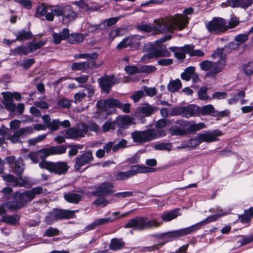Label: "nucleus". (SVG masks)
<instances>
[{
	"mask_svg": "<svg viewBox=\"0 0 253 253\" xmlns=\"http://www.w3.org/2000/svg\"><path fill=\"white\" fill-rule=\"evenodd\" d=\"M198 230H199V228L196 223L188 227L175 231V237L183 236L195 232Z\"/></svg>",
	"mask_w": 253,
	"mask_h": 253,
	"instance_id": "nucleus-22",
	"label": "nucleus"
},
{
	"mask_svg": "<svg viewBox=\"0 0 253 253\" xmlns=\"http://www.w3.org/2000/svg\"><path fill=\"white\" fill-rule=\"evenodd\" d=\"M87 131V126L84 124H82L79 126L78 129L73 127L67 129L66 130V138H77L84 137Z\"/></svg>",
	"mask_w": 253,
	"mask_h": 253,
	"instance_id": "nucleus-10",
	"label": "nucleus"
},
{
	"mask_svg": "<svg viewBox=\"0 0 253 253\" xmlns=\"http://www.w3.org/2000/svg\"><path fill=\"white\" fill-rule=\"evenodd\" d=\"M92 152L91 150H88L77 157L75 160L74 169L76 170H79L83 166L88 164L93 160Z\"/></svg>",
	"mask_w": 253,
	"mask_h": 253,
	"instance_id": "nucleus-9",
	"label": "nucleus"
},
{
	"mask_svg": "<svg viewBox=\"0 0 253 253\" xmlns=\"http://www.w3.org/2000/svg\"><path fill=\"white\" fill-rule=\"evenodd\" d=\"M160 131L155 129H147L144 130H135L131 133L134 142L138 144L148 142L160 136Z\"/></svg>",
	"mask_w": 253,
	"mask_h": 253,
	"instance_id": "nucleus-2",
	"label": "nucleus"
},
{
	"mask_svg": "<svg viewBox=\"0 0 253 253\" xmlns=\"http://www.w3.org/2000/svg\"><path fill=\"white\" fill-rule=\"evenodd\" d=\"M44 42L41 41L37 42H30L29 44V48L30 52L39 49L45 44Z\"/></svg>",
	"mask_w": 253,
	"mask_h": 253,
	"instance_id": "nucleus-49",
	"label": "nucleus"
},
{
	"mask_svg": "<svg viewBox=\"0 0 253 253\" xmlns=\"http://www.w3.org/2000/svg\"><path fill=\"white\" fill-rule=\"evenodd\" d=\"M116 122L118 126H129L135 124V119L128 116H119L117 118Z\"/></svg>",
	"mask_w": 253,
	"mask_h": 253,
	"instance_id": "nucleus-26",
	"label": "nucleus"
},
{
	"mask_svg": "<svg viewBox=\"0 0 253 253\" xmlns=\"http://www.w3.org/2000/svg\"><path fill=\"white\" fill-rule=\"evenodd\" d=\"M157 110V107H153L148 104H146L138 108L137 113H141L144 116L148 117Z\"/></svg>",
	"mask_w": 253,
	"mask_h": 253,
	"instance_id": "nucleus-25",
	"label": "nucleus"
},
{
	"mask_svg": "<svg viewBox=\"0 0 253 253\" xmlns=\"http://www.w3.org/2000/svg\"><path fill=\"white\" fill-rule=\"evenodd\" d=\"M118 18L117 17L110 18L106 20L105 21H104L103 23H101V24L98 25H95V28L96 29H98L99 28V26H101L102 25L105 26V24L107 25V26L109 27L115 24L118 21Z\"/></svg>",
	"mask_w": 253,
	"mask_h": 253,
	"instance_id": "nucleus-54",
	"label": "nucleus"
},
{
	"mask_svg": "<svg viewBox=\"0 0 253 253\" xmlns=\"http://www.w3.org/2000/svg\"><path fill=\"white\" fill-rule=\"evenodd\" d=\"M187 132V121H177L175 125V135H184Z\"/></svg>",
	"mask_w": 253,
	"mask_h": 253,
	"instance_id": "nucleus-21",
	"label": "nucleus"
},
{
	"mask_svg": "<svg viewBox=\"0 0 253 253\" xmlns=\"http://www.w3.org/2000/svg\"><path fill=\"white\" fill-rule=\"evenodd\" d=\"M199 67L201 70L206 72V77L214 79L224 69L225 63L223 60L219 62H212L206 60L199 63Z\"/></svg>",
	"mask_w": 253,
	"mask_h": 253,
	"instance_id": "nucleus-1",
	"label": "nucleus"
},
{
	"mask_svg": "<svg viewBox=\"0 0 253 253\" xmlns=\"http://www.w3.org/2000/svg\"><path fill=\"white\" fill-rule=\"evenodd\" d=\"M155 171L153 168L139 165L133 166L131 170L129 171L131 176L134 175L138 173L152 172Z\"/></svg>",
	"mask_w": 253,
	"mask_h": 253,
	"instance_id": "nucleus-23",
	"label": "nucleus"
},
{
	"mask_svg": "<svg viewBox=\"0 0 253 253\" xmlns=\"http://www.w3.org/2000/svg\"><path fill=\"white\" fill-rule=\"evenodd\" d=\"M172 144L168 143H160L157 144L155 146V148L156 150H170L172 149Z\"/></svg>",
	"mask_w": 253,
	"mask_h": 253,
	"instance_id": "nucleus-60",
	"label": "nucleus"
},
{
	"mask_svg": "<svg viewBox=\"0 0 253 253\" xmlns=\"http://www.w3.org/2000/svg\"><path fill=\"white\" fill-rule=\"evenodd\" d=\"M218 213L210 216L206 218L204 220L197 223L196 224L198 226L199 229H200L203 225L207 224L209 222H213L217 220L219 218L222 217L223 216L226 215L228 214L229 212L226 211H224L222 210H218Z\"/></svg>",
	"mask_w": 253,
	"mask_h": 253,
	"instance_id": "nucleus-15",
	"label": "nucleus"
},
{
	"mask_svg": "<svg viewBox=\"0 0 253 253\" xmlns=\"http://www.w3.org/2000/svg\"><path fill=\"white\" fill-rule=\"evenodd\" d=\"M253 217V208H251L248 210L245 211L244 213L242 214L240 218L242 223L249 222Z\"/></svg>",
	"mask_w": 253,
	"mask_h": 253,
	"instance_id": "nucleus-37",
	"label": "nucleus"
},
{
	"mask_svg": "<svg viewBox=\"0 0 253 253\" xmlns=\"http://www.w3.org/2000/svg\"><path fill=\"white\" fill-rule=\"evenodd\" d=\"M19 220V217L17 215L14 216L11 215H5L2 216L0 219V222H4L10 225H15Z\"/></svg>",
	"mask_w": 253,
	"mask_h": 253,
	"instance_id": "nucleus-36",
	"label": "nucleus"
},
{
	"mask_svg": "<svg viewBox=\"0 0 253 253\" xmlns=\"http://www.w3.org/2000/svg\"><path fill=\"white\" fill-rule=\"evenodd\" d=\"M160 223L155 220L147 221V218L143 217H137L131 219L125 225V228H133L136 230H142L152 226H158Z\"/></svg>",
	"mask_w": 253,
	"mask_h": 253,
	"instance_id": "nucleus-4",
	"label": "nucleus"
},
{
	"mask_svg": "<svg viewBox=\"0 0 253 253\" xmlns=\"http://www.w3.org/2000/svg\"><path fill=\"white\" fill-rule=\"evenodd\" d=\"M32 34L30 31H22L18 33L15 40L24 41L32 39Z\"/></svg>",
	"mask_w": 253,
	"mask_h": 253,
	"instance_id": "nucleus-38",
	"label": "nucleus"
},
{
	"mask_svg": "<svg viewBox=\"0 0 253 253\" xmlns=\"http://www.w3.org/2000/svg\"><path fill=\"white\" fill-rule=\"evenodd\" d=\"M201 143L200 139L199 138V135L197 137L192 138L188 140L186 145L187 147L194 148L199 145Z\"/></svg>",
	"mask_w": 253,
	"mask_h": 253,
	"instance_id": "nucleus-56",
	"label": "nucleus"
},
{
	"mask_svg": "<svg viewBox=\"0 0 253 253\" xmlns=\"http://www.w3.org/2000/svg\"><path fill=\"white\" fill-rule=\"evenodd\" d=\"M111 129H115V122H107L102 126V130L104 132L109 131Z\"/></svg>",
	"mask_w": 253,
	"mask_h": 253,
	"instance_id": "nucleus-63",
	"label": "nucleus"
},
{
	"mask_svg": "<svg viewBox=\"0 0 253 253\" xmlns=\"http://www.w3.org/2000/svg\"><path fill=\"white\" fill-rule=\"evenodd\" d=\"M84 36L80 33L69 34V36H68L67 38L68 42L72 44L81 43L84 41Z\"/></svg>",
	"mask_w": 253,
	"mask_h": 253,
	"instance_id": "nucleus-30",
	"label": "nucleus"
},
{
	"mask_svg": "<svg viewBox=\"0 0 253 253\" xmlns=\"http://www.w3.org/2000/svg\"><path fill=\"white\" fill-rule=\"evenodd\" d=\"M43 149H42L36 152H30L28 155V157L33 163L37 164L39 162V158L42 159V161L45 160V158H46V156H45L44 154H43Z\"/></svg>",
	"mask_w": 253,
	"mask_h": 253,
	"instance_id": "nucleus-28",
	"label": "nucleus"
},
{
	"mask_svg": "<svg viewBox=\"0 0 253 253\" xmlns=\"http://www.w3.org/2000/svg\"><path fill=\"white\" fill-rule=\"evenodd\" d=\"M76 211H78L54 209L47 216L46 220L48 224H51L55 220L70 218L74 217V214Z\"/></svg>",
	"mask_w": 253,
	"mask_h": 253,
	"instance_id": "nucleus-6",
	"label": "nucleus"
},
{
	"mask_svg": "<svg viewBox=\"0 0 253 253\" xmlns=\"http://www.w3.org/2000/svg\"><path fill=\"white\" fill-rule=\"evenodd\" d=\"M68 10H70V6H66L62 8H57L52 10V13H54L56 16H61L63 14L65 15L66 13L68 11Z\"/></svg>",
	"mask_w": 253,
	"mask_h": 253,
	"instance_id": "nucleus-55",
	"label": "nucleus"
},
{
	"mask_svg": "<svg viewBox=\"0 0 253 253\" xmlns=\"http://www.w3.org/2000/svg\"><path fill=\"white\" fill-rule=\"evenodd\" d=\"M134 40V38H126L117 45V48L118 50H121L128 46L137 47L139 46V44L137 42L134 44L133 43Z\"/></svg>",
	"mask_w": 253,
	"mask_h": 253,
	"instance_id": "nucleus-24",
	"label": "nucleus"
},
{
	"mask_svg": "<svg viewBox=\"0 0 253 253\" xmlns=\"http://www.w3.org/2000/svg\"><path fill=\"white\" fill-rule=\"evenodd\" d=\"M41 168L46 169L51 172H54L57 174H62L66 173L68 169V166L66 162H58L54 163L52 162L42 160L39 163Z\"/></svg>",
	"mask_w": 253,
	"mask_h": 253,
	"instance_id": "nucleus-5",
	"label": "nucleus"
},
{
	"mask_svg": "<svg viewBox=\"0 0 253 253\" xmlns=\"http://www.w3.org/2000/svg\"><path fill=\"white\" fill-rule=\"evenodd\" d=\"M64 197L67 201L73 203H78L82 199L81 195L72 193H66Z\"/></svg>",
	"mask_w": 253,
	"mask_h": 253,
	"instance_id": "nucleus-35",
	"label": "nucleus"
},
{
	"mask_svg": "<svg viewBox=\"0 0 253 253\" xmlns=\"http://www.w3.org/2000/svg\"><path fill=\"white\" fill-rule=\"evenodd\" d=\"M124 245V242L121 240L113 239L110 244V249L112 250H119L121 249Z\"/></svg>",
	"mask_w": 253,
	"mask_h": 253,
	"instance_id": "nucleus-43",
	"label": "nucleus"
},
{
	"mask_svg": "<svg viewBox=\"0 0 253 253\" xmlns=\"http://www.w3.org/2000/svg\"><path fill=\"white\" fill-rule=\"evenodd\" d=\"M174 25V18L168 16L155 19L153 25L154 31L156 34L172 32Z\"/></svg>",
	"mask_w": 253,
	"mask_h": 253,
	"instance_id": "nucleus-3",
	"label": "nucleus"
},
{
	"mask_svg": "<svg viewBox=\"0 0 253 253\" xmlns=\"http://www.w3.org/2000/svg\"><path fill=\"white\" fill-rule=\"evenodd\" d=\"M211 57L213 59H218V61L216 62H219L221 60H223L226 65V62L225 60V55L223 53V49H218L214 51L211 55Z\"/></svg>",
	"mask_w": 253,
	"mask_h": 253,
	"instance_id": "nucleus-42",
	"label": "nucleus"
},
{
	"mask_svg": "<svg viewBox=\"0 0 253 253\" xmlns=\"http://www.w3.org/2000/svg\"><path fill=\"white\" fill-rule=\"evenodd\" d=\"M195 68L193 66H189L186 68L184 71L181 74V78L182 80L188 81L191 78V76L195 73Z\"/></svg>",
	"mask_w": 253,
	"mask_h": 253,
	"instance_id": "nucleus-33",
	"label": "nucleus"
},
{
	"mask_svg": "<svg viewBox=\"0 0 253 253\" xmlns=\"http://www.w3.org/2000/svg\"><path fill=\"white\" fill-rule=\"evenodd\" d=\"M3 179L9 182L12 183V186H17L15 184L17 183L18 179L11 174H7L2 176Z\"/></svg>",
	"mask_w": 253,
	"mask_h": 253,
	"instance_id": "nucleus-61",
	"label": "nucleus"
},
{
	"mask_svg": "<svg viewBox=\"0 0 253 253\" xmlns=\"http://www.w3.org/2000/svg\"><path fill=\"white\" fill-rule=\"evenodd\" d=\"M69 33V30L67 28L63 29L62 32L59 33H54L52 35L53 42L55 44H59L61 42L62 40L67 39Z\"/></svg>",
	"mask_w": 253,
	"mask_h": 253,
	"instance_id": "nucleus-27",
	"label": "nucleus"
},
{
	"mask_svg": "<svg viewBox=\"0 0 253 253\" xmlns=\"http://www.w3.org/2000/svg\"><path fill=\"white\" fill-rule=\"evenodd\" d=\"M185 51L180 48L175 47V56L179 60H182L185 57Z\"/></svg>",
	"mask_w": 253,
	"mask_h": 253,
	"instance_id": "nucleus-59",
	"label": "nucleus"
},
{
	"mask_svg": "<svg viewBox=\"0 0 253 253\" xmlns=\"http://www.w3.org/2000/svg\"><path fill=\"white\" fill-rule=\"evenodd\" d=\"M98 57V54L94 52L91 54L84 53V54H79L75 56L76 58H85L88 60V62L93 61L96 59Z\"/></svg>",
	"mask_w": 253,
	"mask_h": 253,
	"instance_id": "nucleus-41",
	"label": "nucleus"
},
{
	"mask_svg": "<svg viewBox=\"0 0 253 253\" xmlns=\"http://www.w3.org/2000/svg\"><path fill=\"white\" fill-rule=\"evenodd\" d=\"M188 16L177 14L175 15V30H181L188 23Z\"/></svg>",
	"mask_w": 253,
	"mask_h": 253,
	"instance_id": "nucleus-20",
	"label": "nucleus"
},
{
	"mask_svg": "<svg viewBox=\"0 0 253 253\" xmlns=\"http://www.w3.org/2000/svg\"><path fill=\"white\" fill-rule=\"evenodd\" d=\"M11 53L13 55H27L28 53V49L24 46H18L13 50H11Z\"/></svg>",
	"mask_w": 253,
	"mask_h": 253,
	"instance_id": "nucleus-46",
	"label": "nucleus"
},
{
	"mask_svg": "<svg viewBox=\"0 0 253 253\" xmlns=\"http://www.w3.org/2000/svg\"><path fill=\"white\" fill-rule=\"evenodd\" d=\"M114 186L112 183L104 182L97 187L96 190L92 192L94 196H106L112 194L114 191L112 190Z\"/></svg>",
	"mask_w": 253,
	"mask_h": 253,
	"instance_id": "nucleus-11",
	"label": "nucleus"
},
{
	"mask_svg": "<svg viewBox=\"0 0 253 253\" xmlns=\"http://www.w3.org/2000/svg\"><path fill=\"white\" fill-rule=\"evenodd\" d=\"M171 124H172L171 121L168 119H163L158 121L155 124V126L158 128H162Z\"/></svg>",
	"mask_w": 253,
	"mask_h": 253,
	"instance_id": "nucleus-50",
	"label": "nucleus"
},
{
	"mask_svg": "<svg viewBox=\"0 0 253 253\" xmlns=\"http://www.w3.org/2000/svg\"><path fill=\"white\" fill-rule=\"evenodd\" d=\"M156 68L153 66H144L137 68L135 66H127L125 68V71L128 75H133L138 73H151L155 72Z\"/></svg>",
	"mask_w": 253,
	"mask_h": 253,
	"instance_id": "nucleus-12",
	"label": "nucleus"
},
{
	"mask_svg": "<svg viewBox=\"0 0 253 253\" xmlns=\"http://www.w3.org/2000/svg\"><path fill=\"white\" fill-rule=\"evenodd\" d=\"M243 239L238 241L241 246H245L253 242V234L248 237L242 236Z\"/></svg>",
	"mask_w": 253,
	"mask_h": 253,
	"instance_id": "nucleus-62",
	"label": "nucleus"
},
{
	"mask_svg": "<svg viewBox=\"0 0 253 253\" xmlns=\"http://www.w3.org/2000/svg\"><path fill=\"white\" fill-rule=\"evenodd\" d=\"M245 73L247 75L253 74V62H249L243 67Z\"/></svg>",
	"mask_w": 253,
	"mask_h": 253,
	"instance_id": "nucleus-64",
	"label": "nucleus"
},
{
	"mask_svg": "<svg viewBox=\"0 0 253 253\" xmlns=\"http://www.w3.org/2000/svg\"><path fill=\"white\" fill-rule=\"evenodd\" d=\"M222 134L221 131L214 130L212 131H206L204 133L199 134V138L201 142H211L218 140V137Z\"/></svg>",
	"mask_w": 253,
	"mask_h": 253,
	"instance_id": "nucleus-13",
	"label": "nucleus"
},
{
	"mask_svg": "<svg viewBox=\"0 0 253 253\" xmlns=\"http://www.w3.org/2000/svg\"><path fill=\"white\" fill-rule=\"evenodd\" d=\"M218 213L210 216L206 218L204 220L197 223L196 224L198 226L199 229H200L203 225L207 224L209 222H213L217 220L219 218L222 217L223 216L226 215L228 214L229 212L226 211H224L222 210H218Z\"/></svg>",
	"mask_w": 253,
	"mask_h": 253,
	"instance_id": "nucleus-16",
	"label": "nucleus"
},
{
	"mask_svg": "<svg viewBox=\"0 0 253 253\" xmlns=\"http://www.w3.org/2000/svg\"><path fill=\"white\" fill-rule=\"evenodd\" d=\"M206 127V126L204 123L196 124L192 122H187V132L188 133H194Z\"/></svg>",
	"mask_w": 253,
	"mask_h": 253,
	"instance_id": "nucleus-29",
	"label": "nucleus"
},
{
	"mask_svg": "<svg viewBox=\"0 0 253 253\" xmlns=\"http://www.w3.org/2000/svg\"><path fill=\"white\" fill-rule=\"evenodd\" d=\"M71 104V101L66 98H62L58 101V106L59 108L63 107L69 108Z\"/></svg>",
	"mask_w": 253,
	"mask_h": 253,
	"instance_id": "nucleus-52",
	"label": "nucleus"
},
{
	"mask_svg": "<svg viewBox=\"0 0 253 253\" xmlns=\"http://www.w3.org/2000/svg\"><path fill=\"white\" fill-rule=\"evenodd\" d=\"M14 198L15 200L18 201L20 205H22L23 207L30 200V198L28 197V192L26 191L23 193L16 192L14 194Z\"/></svg>",
	"mask_w": 253,
	"mask_h": 253,
	"instance_id": "nucleus-31",
	"label": "nucleus"
},
{
	"mask_svg": "<svg viewBox=\"0 0 253 253\" xmlns=\"http://www.w3.org/2000/svg\"><path fill=\"white\" fill-rule=\"evenodd\" d=\"M137 29L142 32L149 33L154 31L153 27L147 24H140L137 26Z\"/></svg>",
	"mask_w": 253,
	"mask_h": 253,
	"instance_id": "nucleus-58",
	"label": "nucleus"
},
{
	"mask_svg": "<svg viewBox=\"0 0 253 253\" xmlns=\"http://www.w3.org/2000/svg\"><path fill=\"white\" fill-rule=\"evenodd\" d=\"M28 197L30 200H33L37 195H39L42 193V188L41 187H37L28 191Z\"/></svg>",
	"mask_w": 253,
	"mask_h": 253,
	"instance_id": "nucleus-45",
	"label": "nucleus"
},
{
	"mask_svg": "<svg viewBox=\"0 0 253 253\" xmlns=\"http://www.w3.org/2000/svg\"><path fill=\"white\" fill-rule=\"evenodd\" d=\"M97 108L101 111H107L109 109L107 100H100L98 101L96 104Z\"/></svg>",
	"mask_w": 253,
	"mask_h": 253,
	"instance_id": "nucleus-53",
	"label": "nucleus"
},
{
	"mask_svg": "<svg viewBox=\"0 0 253 253\" xmlns=\"http://www.w3.org/2000/svg\"><path fill=\"white\" fill-rule=\"evenodd\" d=\"M99 83L102 89L106 93H108L115 82L113 77L105 76L100 79Z\"/></svg>",
	"mask_w": 253,
	"mask_h": 253,
	"instance_id": "nucleus-18",
	"label": "nucleus"
},
{
	"mask_svg": "<svg viewBox=\"0 0 253 253\" xmlns=\"http://www.w3.org/2000/svg\"><path fill=\"white\" fill-rule=\"evenodd\" d=\"M186 53L190 56L203 57L204 56V52L200 49H194L193 45H189L186 47Z\"/></svg>",
	"mask_w": 253,
	"mask_h": 253,
	"instance_id": "nucleus-34",
	"label": "nucleus"
},
{
	"mask_svg": "<svg viewBox=\"0 0 253 253\" xmlns=\"http://www.w3.org/2000/svg\"><path fill=\"white\" fill-rule=\"evenodd\" d=\"M206 27L210 32H220L227 30L225 20L221 18H214L211 21L206 23Z\"/></svg>",
	"mask_w": 253,
	"mask_h": 253,
	"instance_id": "nucleus-7",
	"label": "nucleus"
},
{
	"mask_svg": "<svg viewBox=\"0 0 253 253\" xmlns=\"http://www.w3.org/2000/svg\"><path fill=\"white\" fill-rule=\"evenodd\" d=\"M110 221H113V220L110 217L98 219L95 220L90 226H88V228L92 229L95 226L102 225Z\"/></svg>",
	"mask_w": 253,
	"mask_h": 253,
	"instance_id": "nucleus-44",
	"label": "nucleus"
},
{
	"mask_svg": "<svg viewBox=\"0 0 253 253\" xmlns=\"http://www.w3.org/2000/svg\"><path fill=\"white\" fill-rule=\"evenodd\" d=\"M4 204L10 211H16L22 208V205H20L18 201L4 202Z\"/></svg>",
	"mask_w": 253,
	"mask_h": 253,
	"instance_id": "nucleus-47",
	"label": "nucleus"
},
{
	"mask_svg": "<svg viewBox=\"0 0 253 253\" xmlns=\"http://www.w3.org/2000/svg\"><path fill=\"white\" fill-rule=\"evenodd\" d=\"M162 47L161 46H160ZM151 57H163L165 56L167 57L170 55L169 52L167 50H166L164 48H161L160 49H155L153 50L151 52Z\"/></svg>",
	"mask_w": 253,
	"mask_h": 253,
	"instance_id": "nucleus-39",
	"label": "nucleus"
},
{
	"mask_svg": "<svg viewBox=\"0 0 253 253\" xmlns=\"http://www.w3.org/2000/svg\"><path fill=\"white\" fill-rule=\"evenodd\" d=\"M197 106L193 104L187 106H177L175 107V115H181L188 118L197 115Z\"/></svg>",
	"mask_w": 253,
	"mask_h": 253,
	"instance_id": "nucleus-8",
	"label": "nucleus"
},
{
	"mask_svg": "<svg viewBox=\"0 0 253 253\" xmlns=\"http://www.w3.org/2000/svg\"><path fill=\"white\" fill-rule=\"evenodd\" d=\"M208 88L206 86L202 87L198 92V96L200 99L205 100L209 98V96L207 93Z\"/></svg>",
	"mask_w": 253,
	"mask_h": 253,
	"instance_id": "nucleus-57",
	"label": "nucleus"
},
{
	"mask_svg": "<svg viewBox=\"0 0 253 253\" xmlns=\"http://www.w3.org/2000/svg\"><path fill=\"white\" fill-rule=\"evenodd\" d=\"M46 134H42L38 136V137L30 139L28 140V143L30 146H34L36 145L37 143L40 142L46 138Z\"/></svg>",
	"mask_w": 253,
	"mask_h": 253,
	"instance_id": "nucleus-51",
	"label": "nucleus"
},
{
	"mask_svg": "<svg viewBox=\"0 0 253 253\" xmlns=\"http://www.w3.org/2000/svg\"><path fill=\"white\" fill-rule=\"evenodd\" d=\"M33 132V128L31 126L21 128L15 131V135L23 136L24 134H31Z\"/></svg>",
	"mask_w": 253,
	"mask_h": 253,
	"instance_id": "nucleus-48",
	"label": "nucleus"
},
{
	"mask_svg": "<svg viewBox=\"0 0 253 253\" xmlns=\"http://www.w3.org/2000/svg\"><path fill=\"white\" fill-rule=\"evenodd\" d=\"M23 160L22 158L18 159L16 163L14 164V166L13 167L15 173L17 175H20L23 172Z\"/></svg>",
	"mask_w": 253,
	"mask_h": 253,
	"instance_id": "nucleus-40",
	"label": "nucleus"
},
{
	"mask_svg": "<svg viewBox=\"0 0 253 253\" xmlns=\"http://www.w3.org/2000/svg\"><path fill=\"white\" fill-rule=\"evenodd\" d=\"M66 146L64 145H58L51 146L49 148H43V154L46 158L51 155H61L66 152Z\"/></svg>",
	"mask_w": 253,
	"mask_h": 253,
	"instance_id": "nucleus-14",
	"label": "nucleus"
},
{
	"mask_svg": "<svg viewBox=\"0 0 253 253\" xmlns=\"http://www.w3.org/2000/svg\"><path fill=\"white\" fill-rule=\"evenodd\" d=\"M244 0H227L225 4L226 6H231L232 7H240L241 8L246 9L248 7L245 5Z\"/></svg>",
	"mask_w": 253,
	"mask_h": 253,
	"instance_id": "nucleus-32",
	"label": "nucleus"
},
{
	"mask_svg": "<svg viewBox=\"0 0 253 253\" xmlns=\"http://www.w3.org/2000/svg\"><path fill=\"white\" fill-rule=\"evenodd\" d=\"M96 67V63L93 61L90 62L74 63L72 65V69L73 70H86L88 69H93Z\"/></svg>",
	"mask_w": 253,
	"mask_h": 253,
	"instance_id": "nucleus-19",
	"label": "nucleus"
},
{
	"mask_svg": "<svg viewBox=\"0 0 253 253\" xmlns=\"http://www.w3.org/2000/svg\"><path fill=\"white\" fill-rule=\"evenodd\" d=\"M197 115L198 114L203 116L211 115L212 117L217 116V111L214 110V107L211 104L199 107L197 106Z\"/></svg>",
	"mask_w": 253,
	"mask_h": 253,
	"instance_id": "nucleus-17",
	"label": "nucleus"
}]
</instances>
